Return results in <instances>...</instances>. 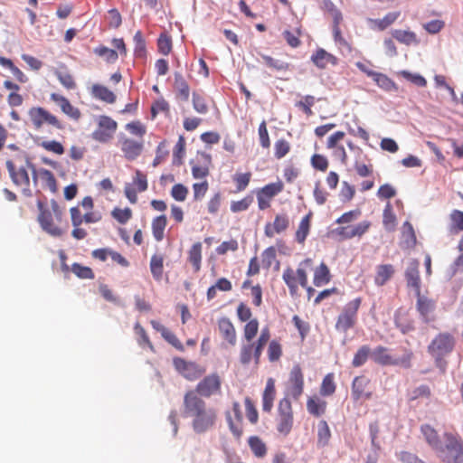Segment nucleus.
I'll return each instance as SVG.
<instances>
[{
  "label": "nucleus",
  "instance_id": "6ab92c4d",
  "mask_svg": "<svg viewBox=\"0 0 463 463\" xmlns=\"http://www.w3.org/2000/svg\"><path fill=\"white\" fill-rule=\"evenodd\" d=\"M416 309L420 313L425 323H429L432 321L434 318L432 317V313L436 307V302L427 298L426 296L421 295V291L419 292V295H416Z\"/></svg>",
  "mask_w": 463,
  "mask_h": 463
},
{
  "label": "nucleus",
  "instance_id": "f257e3e1",
  "mask_svg": "<svg viewBox=\"0 0 463 463\" xmlns=\"http://www.w3.org/2000/svg\"><path fill=\"white\" fill-rule=\"evenodd\" d=\"M183 416L191 420V427L197 434L212 430L217 421V411L195 392H186L183 401Z\"/></svg>",
  "mask_w": 463,
  "mask_h": 463
},
{
  "label": "nucleus",
  "instance_id": "b1692460",
  "mask_svg": "<svg viewBox=\"0 0 463 463\" xmlns=\"http://www.w3.org/2000/svg\"><path fill=\"white\" fill-rule=\"evenodd\" d=\"M311 61L319 69H326L328 65L335 66L338 59L322 48H318L311 56Z\"/></svg>",
  "mask_w": 463,
  "mask_h": 463
},
{
  "label": "nucleus",
  "instance_id": "0e129e2a",
  "mask_svg": "<svg viewBox=\"0 0 463 463\" xmlns=\"http://www.w3.org/2000/svg\"><path fill=\"white\" fill-rule=\"evenodd\" d=\"M282 34H283L285 41L291 48H298L300 46V44H301V41L299 39V37L301 36V29L300 28L296 29V33H293L292 32H290L288 30H285Z\"/></svg>",
  "mask_w": 463,
  "mask_h": 463
},
{
  "label": "nucleus",
  "instance_id": "423d86ee",
  "mask_svg": "<svg viewBox=\"0 0 463 463\" xmlns=\"http://www.w3.org/2000/svg\"><path fill=\"white\" fill-rule=\"evenodd\" d=\"M311 265L312 260L306 259L299 264L297 270H294L290 267H288L284 269L282 279L285 284L288 286L291 296H295L297 294L298 290V285H300L302 288H307V272L305 268L310 267Z\"/></svg>",
  "mask_w": 463,
  "mask_h": 463
},
{
  "label": "nucleus",
  "instance_id": "39448f33",
  "mask_svg": "<svg viewBox=\"0 0 463 463\" xmlns=\"http://www.w3.org/2000/svg\"><path fill=\"white\" fill-rule=\"evenodd\" d=\"M456 345V337L449 332H439L428 345V353L437 363L452 353Z\"/></svg>",
  "mask_w": 463,
  "mask_h": 463
},
{
  "label": "nucleus",
  "instance_id": "c756f323",
  "mask_svg": "<svg viewBox=\"0 0 463 463\" xmlns=\"http://www.w3.org/2000/svg\"><path fill=\"white\" fill-rule=\"evenodd\" d=\"M395 272L392 264H382L376 267L374 283L377 286H383L393 276Z\"/></svg>",
  "mask_w": 463,
  "mask_h": 463
},
{
  "label": "nucleus",
  "instance_id": "a211bd4d",
  "mask_svg": "<svg viewBox=\"0 0 463 463\" xmlns=\"http://www.w3.org/2000/svg\"><path fill=\"white\" fill-rule=\"evenodd\" d=\"M290 225V220L286 213H279L275 215L272 222H267L264 227V234L273 238L276 234L286 232Z\"/></svg>",
  "mask_w": 463,
  "mask_h": 463
},
{
  "label": "nucleus",
  "instance_id": "393cba45",
  "mask_svg": "<svg viewBox=\"0 0 463 463\" xmlns=\"http://www.w3.org/2000/svg\"><path fill=\"white\" fill-rule=\"evenodd\" d=\"M150 324L156 331H157L161 334L162 337L165 341H167L170 345H172L177 350L184 351L183 344L176 337V335L174 333H172L168 328H166L164 325H162L160 322L156 321V320H151Z\"/></svg>",
  "mask_w": 463,
  "mask_h": 463
},
{
  "label": "nucleus",
  "instance_id": "f704fd0d",
  "mask_svg": "<svg viewBox=\"0 0 463 463\" xmlns=\"http://www.w3.org/2000/svg\"><path fill=\"white\" fill-rule=\"evenodd\" d=\"M167 225V219L165 215H160L152 221V233L156 241H161L164 239L165 229Z\"/></svg>",
  "mask_w": 463,
  "mask_h": 463
},
{
  "label": "nucleus",
  "instance_id": "bf43d9fd",
  "mask_svg": "<svg viewBox=\"0 0 463 463\" xmlns=\"http://www.w3.org/2000/svg\"><path fill=\"white\" fill-rule=\"evenodd\" d=\"M71 271L80 279H94V272L90 267L82 266L79 263H73L71 265Z\"/></svg>",
  "mask_w": 463,
  "mask_h": 463
},
{
  "label": "nucleus",
  "instance_id": "ddd939ff",
  "mask_svg": "<svg viewBox=\"0 0 463 463\" xmlns=\"http://www.w3.org/2000/svg\"><path fill=\"white\" fill-rule=\"evenodd\" d=\"M118 129V123L109 116H99L98 127L92 133V138L99 143L109 142Z\"/></svg>",
  "mask_w": 463,
  "mask_h": 463
},
{
  "label": "nucleus",
  "instance_id": "4c0bfd02",
  "mask_svg": "<svg viewBox=\"0 0 463 463\" xmlns=\"http://www.w3.org/2000/svg\"><path fill=\"white\" fill-rule=\"evenodd\" d=\"M284 184L281 181L276 183H270L263 186L257 193L264 198L271 201L273 197L282 192Z\"/></svg>",
  "mask_w": 463,
  "mask_h": 463
},
{
  "label": "nucleus",
  "instance_id": "79ce46f5",
  "mask_svg": "<svg viewBox=\"0 0 463 463\" xmlns=\"http://www.w3.org/2000/svg\"><path fill=\"white\" fill-rule=\"evenodd\" d=\"M369 76L373 78L374 82L382 89L385 90H392L396 89V85L393 80H392L385 74L381 72H369Z\"/></svg>",
  "mask_w": 463,
  "mask_h": 463
},
{
  "label": "nucleus",
  "instance_id": "338daca9",
  "mask_svg": "<svg viewBox=\"0 0 463 463\" xmlns=\"http://www.w3.org/2000/svg\"><path fill=\"white\" fill-rule=\"evenodd\" d=\"M253 202V198L250 195L239 201H232L231 203V211L232 213H240L248 210Z\"/></svg>",
  "mask_w": 463,
  "mask_h": 463
},
{
  "label": "nucleus",
  "instance_id": "bb28decb",
  "mask_svg": "<svg viewBox=\"0 0 463 463\" xmlns=\"http://www.w3.org/2000/svg\"><path fill=\"white\" fill-rule=\"evenodd\" d=\"M90 94L93 98L109 104H113L117 99L113 91L101 84H93L90 89Z\"/></svg>",
  "mask_w": 463,
  "mask_h": 463
},
{
  "label": "nucleus",
  "instance_id": "774afa93",
  "mask_svg": "<svg viewBox=\"0 0 463 463\" xmlns=\"http://www.w3.org/2000/svg\"><path fill=\"white\" fill-rule=\"evenodd\" d=\"M310 162L313 168L321 172L326 171L329 165L327 158L320 154L313 155Z\"/></svg>",
  "mask_w": 463,
  "mask_h": 463
},
{
  "label": "nucleus",
  "instance_id": "680f3d73",
  "mask_svg": "<svg viewBox=\"0 0 463 463\" xmlns=\"http://www.w3.org/2000/svg\"><path fill=\"white\" fill-rule=\"evenodd\" d=\"M370 354V347L368 345L361 346L355 353L352 364L354 367H360L365 364Z\"/></svg>",
  "mask_w": 463,
  "mask_h": 463
},
{
  "label": "nucleus",
  "instance_id": "13d9d810",
  "mask_svg": "<svg viewBox=\"0 0 463 463\" xmlns=\"http://www.w3.org/2000/svg\"><path fill=\"white\" fill-rule=\"evenodd\" d=\"M316 99L312 95H306L296 103V107L301 109L307 117L313 115L311 108L315 105Z\"/></svg>",
  "mask_w": 463,
  "mask_h": 463
},
{
  "label": "nucleus",
  "instance_id": "49530a36",
  "mask_svg": "<svg viewBox=\"0 0 463 463\" xmlns=\"http://www.w3.org/2000/svg\"><path fill=\"white\" fill-rule=\"evenodd\" d=\"M449 230L451 232L458 233L463 232V212L453 210L449 214Z\"/></svg>",
  "mask_w": 463,
  "mask_h": 463
},
{
  "label": "nucleus",
  "instance_id": "cd10ccee",
  "mask_svg": "<svg viewBox=\"0 0 463 463\" xmlns=\"http://www.w3.org/2000/svg\"><path fill=\"white\" fill-rule=\"evenodd\" d=\"M313 213L309 212L300 221L295 233V239L299 244H304L307 237L309 234L311 228V220Z\"/></svg>",
  "mask_w": 463,
  "mask_h": 463
},
{
  "label": "nucleus",
  "instance_id": "4be33fe9",
  "mask_svg": "<svg viewBox=\"0 0 463 463\" xmlns=\"http://www.w3.org/2000/svg\"><path fill=\"white\" fill-rule=\"evenodd\" d=\"M218 330L222 337L232 346L237 343L236 329L232 321L227 317H222L218 320Z\"/></svg>",
  "mask_w": 463,
  "mask_h": 463
},
{
  "label": "nucleus",
  "instance_id": "4d7b16f0",
  "mask_svg": "<svg viewBox=\"0 0 463 463\" xmlns=\"http://www.w3.org/2000/svg\"><path fill=\"white\" fill-rule=\"evenodd\" d=\"M383 223L386 230L392 231L396 224V217L390 203L383 210Z\"/></svg>",
  "mask_w": 463,
  "mask_h": 463
},
{
  "label": "nucleus",
  "instance_id": "c85d7f7f",
  "mask_svg": "<svg viewBox=\"0 0 463 463\" xmlns=\"http://www.w3.org/2000/svg\"><path fill=\"white\" fill-rule=\"evenodd\" d=\"M175 90L176 97L182 101H188L190 96V88L188 82L180 72H175Z\"/></svg>",
  "mask_w": 463,
  "mask_h": 463
},
{
  "label": "nucleus",
  "instance_id": "5701e85b",
  "mask_svg": "<svg viewBox=\"0 0 463 463\" xmlns=\"http://www.w3.org/2000/svg\"><path fill=\"white\" fill-rule=\"evenodd\" d=\"M370 380L364 376H356L352 383V397L354 401H359L362 398L370 399L372 392H367L366 388Z\"/></svg>",
  "mask_w": 463,
  "mask_h": 463
},
{
  "label": "nucleus",
  "instance_id": "09e8293b",
  "mask_svg": "<svg viewBox=\"0 0 463 463\" xmlns=\"http://www.w3.org/2000/svg\"><path fill=\"white\" fill-rule=\"evenodd\" d=\"M282 345L278 340H272L269 343L267 354L269 362H278L282 356Z\"/></svg>",
  "mask_w": 463,
  "mask_h": 463
},
{
  "label": "nucleus",
  "instance_id": "7c9ffc66",
  "mask_svg": "<svg viewBox=\"0 0 463 463\" xmlns=\"http://www.w3.org/2000/svg\"><path fill=\"white\" fill-rule=\"evenodd\" d=\"M248 445L255 458H264L267 456L268 447L259 436L249 437Z\"/></svg>",
  "mask_w": 463,
  "mask_h": 463
},
{
  "label": "nucleus",
  "instance_id": "aec40b11",
  "mask_svg": "<svg viewBox=\"0 0 463 463\" xmlns=\"http://www.w3.org/2000/svg\"><path fill=\"white\" fill-rule=\"evenodd\" d=\"M50 97L52 101L59 105L61 110L69 118H71L73 120H79L80 118V110L78 108L71 105V103L67 98L57 93H52Z\"/></svg>",
  "mask_w": 463,
  "mask_h": 463
},
{
  "label": "nucleus",
  "instance_id": "58836bf2",
  "mask_svg": "<svg viewBox=\"0 0 463 463\" xmlns=\"http://www.w3.org/2000/svg\"><path fill=\"white\" fill-rule=\"evenodd\" d=\"M331 439V430L327 422L320 420L317 425V446L326 447L329 444Z\"/></svg>",
  "mask_w": 463,
  "mask_h": 463
},
{
  "label": "nucleus",
  "instance_id": "de8ad7c7",
  "mask_svg": "<svg viewBox=\"0 0 463 463\" xmlns=\"http://www.w3.org/2000/svg\"><path fill=\"white\" fill-rule=\"evenodd\" d=\"M134 331L137 336V341L141 347L147 346L150 350L154 351V346L145 330V328L139 324L136 323L134 326Z\"/></svg>",
  "mask_w": 463,
  "mask_h": 463
},
{
  "label": "nucleus",
  "instance_id": "473e14b6",
  "mask_svg": "<svg viewBox=\"0 0 463 463\" xmlns=\"http://www.w3.org/2000/svg\"><path fill=\"white\" fill-rule=\"evenodd\" d=\"M420 431L425 438L427 443L434 449H441V442L437 430L430 424H423Z\"/></svg>",
  "mask_w": 463,
  "mask_h": 463
},
{
  "label": "nucleus",
  "instance_id": "c9c22d12",
  "mask_svg": "<svg viewBox=\"0 0 463 463\" xmlns=\"http://www.w3.org/2000/svg\"><path fill=\"white\" fill-rule=\"evenodd\" d=\"M188 260L193 265L194 272L201 269L202 262V243L195 242L188 251Z\"/></svg>",
  "mask_w": 463,
  "mask_h": 463
},
{
  "label": "nucleus",
  "instance_id": "f3484780",
  "mask_svg": "<svg viewBox=\"0 0 463 463\" xmlns=\"http://www.w3.org/2000/svg\"><path fill=\"white\" fill-rule=\"evenodd\" d=\"M288 394L298 400L304 391V375L299 364H295L289 373Z\"/></svg>",
  "mask_w": 463,
  "mask_h": 463
},
{
  "label": "nucleus",
  "instance_id": "1a4fd4ad",
  "mask_svg": "<svg viewBox=\"0 0 463 463\" xmlns=\"http://www.w3.org/2000/svg\"><path fill=\"white\" fill-rule=\"evenodd\" d=\"M294 414L291 402L285 397L279 402L276 415V429L279 433L287 436L292 430Z\"/></svg>",
  "mask_w": 463,
  "mask_h": 463
},
{
  "label": "nucleus",
  "instance_id": "3c124183",
  "mask_svg": "<svg viewBox=\"0 0 463 463\" xmlns=\"http://www.w3.org/2000/svg\"><path fill=\"white\" fill-rule=\"evenodd\" d=\"M290 149L291 146L288 140L284 138L278 139L274 144V156L277 159H281L289 153Z\"/></svg>",
  "mask_w": 463,
  "mask_h": 463
},
{
  "label": "nucleus",
  "instance_id": "e433bc0d",
  "mask_svg": "<svg viewBox=\"0 0 463 463\" xmlns=\"http://www.w3.org/2000/svg\"><path fill=\"white\" fill-rule=\"evenodd\" d=\"M336 384L335 383V374L333 373H329L326 374L323 378L319 393L321 396L327 397L331 396L335 392Z\"/></svg>",
  "mask_w": 463,
  "mask_h": 463
},
{
  "label": "nucleus",
  "instance_id": "7ed1b4c3",
  "mask_svg": "<svg viewBox=\"0 0 463 463\" xmlns=\"http://www.w3.org/2000/svg\"><path fill=\"white\" fill-rule=\"evenodd\" d=\"M37 206L39 209L37 221L41 228L52 237H61L63 231L59 227V223L62 221L63 209L55 200L51 201L50 206L38 201Z\"/></svg>",
  "mask_w": 463,
  "mask_h": 463
},
{
  "label": "nucleus",
  "instance_id": "2eb2a0df",
  "mask_svg": "<svg viewBox=\"0 0 463 463\" xmlns=\"http://www.w3.org/2000/svg\"><path fill=\"white\" fill-rule=\"evenodd\" d=\"M5 165L13 183L16 186L22 187L26 195H31L30 178L27 170L24 167L17 169L11 160H7Z\"/></svg>",
  "mask_w": 463,
  "mask_h": 463
},
{
  "label": "nucleus",
  "instance_id": "20e7f679",
  "mask_svg": "<svg viewBox=\"0 0 463 463\" xmlns=\"http://www.w3.org/2000/svg\"><path fill=\"white\" fill-rule=\"evenodd\" d=\"M270 338V333L268 327L261 330L257 340L245 341L240 348L239 361L242 365H248L251 362L256 366L260 364V357L265 345Z\"/></svg>",
  "mask_w": 463,
  "mask_h": 463
},
{
  "label": "nucleus",
  "instance_id": "6e6552de",
  "mask_svg": "<svg viewBox=\"0 0 463 463\" xmlns=\"http://www.w3.org/2000/svg\"><path fill=\"white\" fill-rule=\"evenodd\" d=\"M371 357L374 363L383 366L400 365L404 368H410L411 366L413 354L411 351H406L402 357L394 358L389 353L388 348L379 345L373 350Z\"/></svg>",
  "mask_w": 463,
  "mask_h": 463
},
{
  "label": "nucleus",
  "instance_id": "a18cd8bd",
  "mask_svg": "<svg viewBox=\"0 0 463 463\" xmlns=\"http://www.w3.org/2000/svg\"><path fill=\"white\" fill-rule=\"evenodd\" d=\"M261 59L269 68L276 71L284 72L288 71L290 68V64L288 62L277 60L269 55L262 54Z\"/></svg>",
  "mask_w": 463,
  "mask_h": 463
},
{
  "label": "nucleus",
  "instance_id": "8fccbe9b",
  "mask_svg": "<svg viewBox=\"0 0 463 463\" xmlns=\"http://www.w3.org/2000/svg\"><path fill=\"white\" fill-rule=\"evenodd\" d=\"M259 321L257 318H252L247 322L243 327V339L244 341L254 340L259 332Z\"/></svg>",
  "mask_w": 463,
  "mask_h": 463
},
{
  "label": "nucleus",
  "instance_id": "0eeeda50",
  "mask_svg": "<svg viewBox=\"0 0 463 463\" xmlns=\"http://www.w3.org/2000/svg\"><path fill=\"white\" fill-rule=\"evenodd\" d=\"M362 304V298H356L349 301L338 315L335 322V329L338 332L346 333L353 328L357 322V313Z\"/></svg>",
  "mask_w": 463,
  "mask_h": 463
},
{
  "label": "nucleus",
  "instance_id": "9d476101",
  "mask_svg": "<svg viewBox=\"0 0 463 463\" xmlns=\"http://www.w3.org/2000/svg\"><path fill=\"white\" fill-rule=\"evenodd\" d=\"M222 391V379L217 373H210L204 376L195 386L194 390L188 392H195L201 398H210L218 395Z\"/></svg>",
  "mask_w": 463,
  "mask_h": 463
},
{
  "label": "nucleus",
  "instance_id": "6e6d98bb",
  "mask_svg": "<svg viewBox=\"0 0 463 463\" xmlns=\"http://www.w3.org/2000/svg\"><path fill=\"white\" fill-rule=\"evenodd\" d=\"M125 128L131 135L139 137L140 140H143V137L146 133V126L139 120L129 122L125 126Z\"/></svg>",
  "mask_w": 463,
  "mask_h": 463
},
{
  "label": "nucleus",
  "instance_id": "052dcab7",
  "mask_svg": "<svg viewBox=\"0 0 463 463\" xmlns=\"http://www.w3.org/2000/svg\"><path fill=\"white\" fill-rule=\"evenodd\" d=\"M111 215L119 223L125 224L132 218V210L128 207L124 209L116 207L112 210Z\"/></svg>",
  "mask_w": 463,
  "mask_h": 463
},
{
  "label": "nucleus",
  "instance_id": "f8f14e48",
  "mask_svg": "<svg viewBox=\"0 0 463 463\" xmlns=\"http://www.w3.org/2000/svg\"><path fill=\"white\" fill-rule=\"evenodd\" d=\"M173 365L179 374L190 382L198 380L205 373L203 366H201L195 362L186 361L181 357H175L173 359Z\"/></svg>",
  "mask_w": 463,
  "mask_h": 463
},
{
  "label": "nucleus",
  "instance_id": "f03ea898",
  "mask_svg": "<svg viewBox=\"0 0 463 463\" xmlns=\"http://www.w3.org/2000/svg\"><path fill=\"white\" fill-rule=\"evenodd\" d=\"M360 215V210H352L343 213L335 221L339 226L330 232L332 237L338 241L362 238L371 228L372 222L370 221H363L357 224H352Z\"/></svg>",
  "mask_w": 463,
  "mask_h": 463
},
{
  "label": "nucleus",
  "instance_id": "a878e982",
  "mask_svg": "<svg viewBox=\"0 0 463 463\" xmlns=\"http://www.w3.org/2000/svg\"><path fill=\"white\" fill-rule=\"evenodd\" d=\"M276 398L275 381L269 378L262 393V410L265 412H270L273 408V402Z\"/></svg>",
  "mask_w": 463,
  "mask_h": 463
},
{
  "label": "nucleus",
  "instance_id": "37998d69",
  "mask_svg": "<svg viewBox=\"0 0 463 463\" xmlns=\"http://www.w3.org/2000/svg\"><path fill=\"white\" fill-rule=\"evenodd\" d=\"M400 12L388 13L383 19H371L370 22L380 31L392 24L400 16Z\"/></svg>",
  "mask_w": 463,
  "mask_h": 463
},
{
  "label": "nucleus",
  "instance_id": "9b49d317",
  "mask_svg": "<svg viewBox=\"0 0 463 463\" xmlns=\"http://www.w3.org/2000/svg\"><path fill=\"white\" fill-rule=\"evenodd\" d=\"M29 118L35 129H40L44 124L57 129H62L63 125L56 116L42 107H33L28 111Z\"/></svg>",
  "mask_w": 463,
  "mask_h": 463
},
{
  "label": "nucleus",
  "instance_id": "412c9836",
  "mask_svg": "<svg viewBox=\"0 0 463 463\" xmlns=\"http://www.w3.org/2000/svg\"><path fill=\"white\" fill-rule=\"evenodd\" d=\"M419 267V261L417 260H412L405 271L407 286L414 289L415 295H419V292L420 291Z\"/></svg>",
  "mask_w": 463,
  "mask_h": 463
},
{
  "label": "nucleus",
  "instance_id": "a19ab883",
  "mask_svg": "<svg viewBox=\"0 0 463 463\" xmlns=\"http://www.w3.org/2000/svg\"><path fill=\"white\" fill-rule=\"evenodd\" d=\"M392 35L399 43L411 45L418 43V39L415 33L407 30H393Z\"/></svg>",
  "mask_w": 463,
  "mask_h": 463
},
{
  "label": "nucleus",
  "instance_id": "72a5a7b5",
  "mask_svg": "<svg viewBox=\"0 0 463 463\" xmlns=\"http://www.w3.org/2000/svg\"><path fill=\"white\" fill-rule=\"evenodd\" d=\"M331 279V274L326 263L322 262L314 271L313 282L316 287H322Z\"/></svg>",
  "mask_w": 463,
  "mask_h": 463
},
{
  "label": "nucleus",
  "instance_id": "dca6fc26",
  "mask_svg": "<svg viewBox=\"0 0 463 463\" xmlns=\"http://www.w3.org/2000/svg\"><path fill=\"white\" fill-rule=\"evenodd\" d=\"M232 413L233 418L231 415V412H226V420L229 426V430L233 435V437L237 439H240L244 432L243 430V417L241 410V405L238 402H233L232 403Z\"/></svg>",
  "mask_w": 463,
  "mask_h": 463
},
{
  "label": "nucleus",
  "instance_id": "69168bd1",
  "mask_svg": "<svg viewBox=\"0 0 463 463\" xmlns=\"http://www.w3.org/2000/svg\"><path fill=\"white\" fill-rule=\"evenodd\" d=\"M193 107L199 114H206L208 112V105L205 99L197 92L193 93Z\"/></svg>",
  "mask_w": 463,
  "mask_h": 463
},
{
  "label": "nucleus",
  "instance_id": "603ef678",
  "mask_svg": "<svg viewBox=\"0 0 463 463\" xmlns=\"http://www.w3.org/2000/svg\"><path fill=\"white\" fill-rule=\"evenodd\" d=\"M93 52L98 56L103 57L109 63L115 62L118 58V53L115 50L103 45L96 47Z\"/></svg>",
  "mask_w": 463,
  "mask_h": 463
},
{
  "label": "nucleus",
  "instance_id": "e2e57ef3",
  "mask_svg": "<svg viewBox=\"0 0 463 463\" xmlns=\"http://www.w3.org/2000/svg\"><path fill=\"white\" fill-rule=\"evenodd\" d=\"M158 52L164 55H168L172 51V39L166 33H161L157 39Z\"/></svg>",
  "mask_w": 463,
  "mask_h": 463
},
{
  "label": "nucleus",
  "instance_id": "2f4dec72",
  "mask_svg": "<svg viewBox=\"0 0 463 463\" xmlns=\"http://www.w3.org/2000/svg\"><path fill=\"white\" fill-rule=\"evenodd\" d=\"M327 402L317 396L309 397L307 401V411L315 416L320 417L326 411Z\"/></svg>",
  "mask_w": 463,
  "mask_h": 463
},
{
  "label": "nucleus",
  "instance_id": "c03bdc74",
  "mask_svg": "<svg viewBox=\"0 0 463 463\" xmlns=\"http://www.w3.org/2000/svg\"><path fill=\"white\" fill-rule=\"evenodd\" d=\"M446 449L449 453L448 458L463 457L462 443L451 435L447 436Z\"/></svg>",
  "mask_w": 463,
  "mask_h": 463
},
{
  "label": "nucleus",
  "instance_id": "ea45409f",
  "mask_svg": "<svg viewBox=\"0 0 463 463\" xmlns=\"http://www.w3.org/2000/svg\"><path fill=\"white\" fill-rule=\"evenodd\" d=\"M150 271L156 280H161L164 271V257L162 254H154L151 257Z\"/></svg>",
  "mask_w": 463,
  "mask_h": 463
},
{
  "label": "nucleus",
  "instance_id": "864d4df0",
  "mask_svg": "<svg viewBox=\"0 0 463 463\" xmlns=\"http://www.w3.org/2000/svg\"><path fill=\"white\" fill-rule=\"evenodd\" d=\"M244 404H245V411H246V417L249 420V421L255 425L257 424L259 420V412L257 411V408L252 402V400L250 397H246L244 399Z\"/></svg>",
  "mask_w": 463,
  "mask_h": 463
},
{
  "label": "nucleus",
  "instance_id": "5fc2aeb1",
  "mask_svg": "<svg viewBox=\"0 0 463 463\" xmlns=\"http://www.w3.org/2000/svg\"><path fill=\"white\" fill-rule=\"evenodd\" d=\"M251 178V173H237L232 176V180L236 185V191L241 192L244 191L249 185Z\"/></svg>",
  "mask_w": 463,
  "mask_h": 463
},
{
  "label": "nucleus",
  "instance_id": "4468645a",
  "mask_svg": "<svg viewBox=\"0 0 463 463\" xmlns=\"http://www.w3.org/2000/svg\"><path fill=\"white\" fill-rule=\"evenodd\" d=\"M118 144L124 157L128 161L136 160L144 150L143 140L132 139L124 134L119 136Z\"/></svg>",
  "mask_w": 463,
  "mask_h": 463
}]
</instances>
